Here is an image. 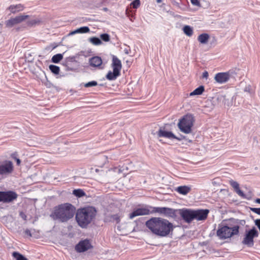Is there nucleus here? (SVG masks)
<instances>
[{"mask_svg": "<svg viewBox=\"0 0 260 260\" xmlns=\"http://www.w3.org/2000/svg\"><path fill=\"white\" fill-rule=\"evenodd\" d=\"M145 225L153 234L160 237H167L174 230L171 222L161 217H151L146 222Z\"/></svg>", "mask_w": 260, "mask_h": 260, "instance_id": "nucleus-1", "label": "nucleus"}, {"mask_svg": "<svg viewBox=\"0 0 260 260\" xmlns=\"http://www.w3.org/2000/svg\"><path fill=\"white\" fill-rule=\"evenodd\" d=\"M246 221L244 220L231 218L225 224H219L216 232V235L220 239H226L237 235L239 232L241 225H244Z\"/></svg>", "mask_w": 260, "mask_h": 260, "instance_id": "nucleus-2", "label": "nucleus"}, {"mask_svg": "<svg viewBox=\"0 0 260 260\" xmlns=\"http://www.w3.org/2000/svg\"><path fill=\"white\" fill-rule=\"evenodd\" d=\"M96 210L93 207H87L77 210L76 219L78 225L82 228H86L95 218Z\"/></svg>", "mask_w": 260, "mask_h": 260, "instance_id": "nucleus-3", "label": "nucleus"}, {"mask_svg": "<svg viewBox=\"0 0 260 260\" xmlns=\"http://www.w3.org/2000/svg\"><path fill=\"white\" fill-rule=\"evenodd\" d=\"M76 208L71 204L66 203L59 205L54 212L55 218L61 222H66L73 218Z\"/></svg>", "mask_w": 260, "mask_h": 260, "instance_id": "nucleus-4", "label": "nucleus"}, {"mask_svg": "<svg viewBox=\"0 0 260 260\" xmlns=\"http://www.w3.org/2000/svg\"><path fill=\"white\" fill-rule=\"evenodd\" d=\"M194 122L193 116L192 114H188L179 120L178 126L182 132L185 134H189L191 132V128L193 125Z\"/></svg>", "mask_w": 260, "mask_h": 260, "instance_id": "nucleus-5", "label": "nucleus"}, {"mask_svg": "<svg viewBox=\"0 0 260 260\" xmlns=\"http://www.w3.org/2000/svg\"><path fill=\"white\" fill-rule=\"evenodd\" d=\"M258 235V231L255 227H253L251 230L247 231L245 237L242 242V244L246 245L248 247H252L254 245L253 239L257 237Z\"/></svg>", "mask_w": 260, "mask_h": 260, "instance_id": "nucleus-6", "label": "nucleus"}, {"mask_svg": "<svg viewBox=\"0 0 260 260\" xmlns=\"http://www.w3.org/2000/svg\"><path fill=\"white\" fill-rule=\"evenodd\" d=\"M153 209L154 213H158L168 217L175 218L176 213H178V209H174L168 207H150Z\"/></svg>", "mask_w": 260, "mask_h": 260, "instance_id": "nucleus-7", "label": "nucleus"}, {"mask_svg": "<svg viewBox=\"0 0 260 260\" xmlns=\"http://www.w3.org/2000/svg\"><path fill=\"white\" fill-rule=\"evenodd\" d=\"M178 213L182 219L186 223H189L194 220L193 210L187 208L178 209Z\"/></svg>", "mask_w": 260, "mask_h": 260, "instance_id": "nucleus-8", "label": "nucleus"}, {"mask_svg": "<svg viewBox=\"0 0 260 260\" xmlns=\"http://www.w3.org/2000/svg\"><path fill=\"white\" fill-rule=\"evenodd\" d=\"M17 194L13 191H0V202L8 203L17 198Z\"/></svg>", "mask_w": 260, "mask_h": 260, "instance_id": "nucleus-9", "label": "nucleus"}, {"mask_svg": "<svg viewBox=\"0 0 260 260\" xmlns=\"http://www.w3.org/2000/svg\"><path fill=\"white\" fill-rule=\"evenodd\" d=\"M153 213H154L153 210L150 211L147 207L138 208L134 209V211L129 214V218L132 219L138 216L148 215Z\"/></svg>", "mask_w": 260, "mask_h": 260, "instance_id": "nucleus-10", "label": "nucleus"}, {"mask_svg": "<svg viewBox=\"0 0 260 260\" xmlns=\"http://www.w3.org/2000/svg\"><path fill=\"white\" fill-rule=\"evenodd\" d=\"M13 170V163L11 161H6L5 164L0 165V176H7L11 174Z\"/></svg>", "mask_w": 260, "mask_h": 260, "instance_id": "nucleus-11", "label": "nucleus"}, {"mask_svg": "<svg viewBox=\"0 0 260 260\" xmlns=\"http://www.w3.org/2000/svg\"><path fill=\"white\" fill-rule=\"evenodd\" d=\"M92 248L89 240L85 239L80 241L75 246V250L78 252H83Z\"/></svg>", "mask_w": 260, "mask_h": 260, "instance_id": "nucleus-12", "label": "nucleus"}, {"mask_svg": "<svg viewBox=\"0 0 260 260\" xmlns=\"http://www.w3.org/2000/svg\"><path fill=\"white\" fill-rule=\"evenodd\" d=\"M209 212V210L208 209L193 210L194 220H205L207 217Z\"/></svg>", "mask_w": 260, "mask_h": 260, "instance_id": "nucleus-13", "label": "nucleus"}, {"mask_svg": "<svg viewBox=\"0 0 260 260\" xmlns=\"http://www.w3.org/2000/svg\"><path fill=\"white\" fill-rule=\"evenodd\" d=\"M158 137H165L167 138H173L175 139L178 140H181L182 139L184 138V136H181L180 137H178L176 136L173 133L171 132H167L162 129V128L161 127L159 128L158 132H156Z\"/></svg>", "mask_w": 260, "mask_h": 260, "instance_id": "nucleus-14", "label": "nucleus"}, {"mask_svg": "<svg viewBox=\"0 0 260 260\" xmlns=\"http://www.w3.org/2000/svg\"><path fill=\"white\" fill-rule=\"evenodd\" d=\"M28 15H20L16 16L15 18H11L6 22V25L7 27H11L14 25L19 23L22 21H24L27 18Z\"/></svg>", "mask_w": 260, "mask_h": 260, "instance_id": "nucleus-15", "label": "nucleus"}, {"mask_svg": "<svg viewBox=\"0 0 260 260\" xmlns=\"http://www.w3.org/2000/svg\"><path fill=\"white\" fill-rule=\"evenodd\" d=\"M230 78V73L221 72L217 73L214 76V80L217 83L220 84L225 83L229 81Z\"/></svg>", "mask_w": 260, "mask_h": 260, "instance_id": "nucleus-16", "label": "nucleus"}, {"mask_svg": "<svg viewBox=\"0 0 260 260\" xmlns=\"http://www.w3.org/2000/svg\"><path fill=\"white\" fill-rule=\"evenodd\" d=\"M112 67L113 70H115L117 72H120L122 68V64L121 61L116 56L113 55L112 57Z\"/></svg>", "mask_w": 260, "mask_h": 260, "instance_id": "nucleus-17", "label": "nucleus"}, {"mask_svg": "<svg viewBox=\"0 0 260 260\" xmlns=\"http://www.w3.org/2000/svg\"><path fill=\"white\" fill-rule=\"evenodd\" d=\"M90 65L93 67H99L102 63V60L99 56H94L89 59Z\"/></svg>", "mask_w": 260, "mask_h": 260, "instance_id": "nucleus-18", "label": "nucleus"}, {"mask_svg": "<svg viewBox=\"0 0 260 260\" xmlns=\"http://www.w3.org/2000/svg\"><path fill=\"white\" fill-rule=\"evenodd\" d=\"M210 36L208 34L204 33L199 35L198 37V41L203 44H206L208 43Z\"/></svg>", "mask_w": 260, "mask_h": 260, "instance_id": "nucleus-19", "label": "nucleus"}, {"mask_svg": "<svg viewBox=\"0 0 260 260\" xmlns=\"http://www.w3.org/2000/svg\"><path fill=\"white\" fill-rule=\"evenodd\" d=\"M190 190V187L187 186H180L178 187L176 189L179 193L183 195L187 194Z\"/></svg>", "mask_w": 260, "mask_h": 260, "instance_id": "nucleus-20", "label": "nucleus"}, {"mask_svg": "<svg viewBox=\"0 0 260 260\" xmlns=\"http://www.w3.org/2000/svg\"><path fill=\"white\" fill-rule=\"evenodd\" d=\"M120 75V73L115 70L109 71L106 75V78L109 80H115Z\"/></svg>", "mask_w": 260, "mask_h": 260, "instance_id": "nucleus-21", "label": "nucleus"}, {"mask_svg": "<svg viewBox=\"0 0 260 260\" xmlns=\"http://www.w3.org/2000/svg\"><path fill=\"white\" fill-rule=\"evenodd\" d=\"M8 9L11 13H15L16 12L22 10L23 6L21 4H18L16 5H11L8 8Z\"/></svg>", "mask_w": 260, "mask_h": 260, "instance_id": "nucleus-22", "label": "nucleus"}, {"mask_svg": "<svg viewBox=\"0 0 260 260\" xmlns=\"http://www.w3.org/2000/svg\"><path fill=\"white\" fill-rule=\"evenodd\" d=\"M205 90L204 86L201 85L196 89H195L192 92L190 93V96L195 95H201L204 92Z\"/></svg>", "mask_w": 260, "mask_h": 260, "instance_id": "nucleus-23", "label": "nucleus"}, {"mask_svg": "<svg viewBox=\"0 0 260 260\" xmlns=\"http://www.w3.org/2000/svg\"><path fill=\"white\" fill-rule=\"evenodd\" d=\"M42 74L44 76V78L41 79L42 83L47 87L51 88L52 86V84L48 80L45 73L44 71L42 72Z\"/></svg>", "mask_w": 260, "mask_h": 260, "instance_id": "nucleus-24", "label": "nucleus"}, {"mask_svg": "<svg viewBox=\"0 0 260 260\" xmlns=\"http://www.w3.org/2000/svg\"><path fill=\"white\" fill-rule=\"evenodd\" d=\"M184 33L187 36L190 37L192 35L193 30L191 27L189 25H185L183 28Z\"/></svg>", "mask_w": 260, "mask_h": 260, "instance_id": "nucleus-25", "label": "nucleus"}, {"mask_svg": "<svg viewBox=\"0 0 260 260\" xmlns=\"http://www.w3.org/2000/svg\"><path fill=\"white\" fill-rule=\"evenodd\" d=\"M89 41L94 45H100L102 44L101 40L96 37H91L89 39Z\"/></svg>", "mask_w": 260, "mask_h": 260, "instance_id": "nucleus-26", "label": "nucleus"}, {"mask_svg": "<svg viewBox=\"0 0 260 260\" xmlns=\"http://www.w3.org/2000/svg\"><path fill=\"white\" fill-rule=\"evenodd\" d=\"M63 58V55L61 54H57L53 55L51 58V61L53 63H57Z\"/></svg>", "mask_w": 260, "mask_h": 260, "instance_id": "nucleus-27", "label": "nucleus"}, {"mask_svg": "<svg viewBox=\"0 0 260 260\" xmlns=\"http://www.w3.org/2000/svg\"><path fill=\"white\" fill-rule=\"evenodd\" d=\"M12 255L16 260H27V259L18 252H13Z\"/></svg>", "mask_w": 260, "mask_h": 260, "instance_id": "nucleus-28", "label": "nucleus"}, {"mask_svg": "<svg viewBox=\"0 0 260 260\" xmlns=\"http://www.w3.org/2000/svg\"><path fill=\"white\" fill-rule=\"evenodd\" d=\"M73 193L75 196L80 198L85 196V192L81 189H74L73 191Z\"/></svg>", "mask_w": 260, "mask_h": 260, "instance_id": "nucleus-29", "label": "nucleus"}, {"mask_svg": "<svg viewBox=\"0 0 260 260\" xmlns=\"http://www.w3.org/2000/svg\"><path fill=\"white\" fill-rule=\"evenodd\" d=\"M49 68L51 72L54 74L58 75L59 74L60 71L59 67L55 65L51 64L49 66Z\"/></svg>", "mask_w": 260, "mask_h": 260, "instance_id": "nucleus-30", "label": "nucleus"}, {"mask_svg": "<svg viewBox=\"0 0 260 260\" xmlns=\"http://www.w3.org/2000/svg\"><path fill=\"white\" fill-rule=\"evenodd\" d=\"M217 100L220 102H222L223 105H226L228 102V100L226 99L225 95H219L217 98Z\"/></svg>", "mask_w": 260, "mask_h": 260, "instance_id": "nucleus-31", "label": "nucleus"}, {"mask_svg": "<svg viewBox=\"0 0 260 260\" xmlns=\"http://www.w3.org/2000/svg\"><path fill=\"white\" fill-rule=\"evenodd\" d=\"M100 38L104 42H109L110 39V35L106 33L101 34Z\"/></svg>", "mask_w": 260, "mask_h": 260, "instance_id": "nucleus-32", "label": "nucleus"}, {"mask_svg": "<svg viewBox=\"0 0 260 260\" xmlns=\"http://www.w3.org/2000/svg\"><path fill=\"white\" fill-rule=\"evenodd\" d=\"M98 85V83L95 81H92L88 82L84 84V86L86 88L93 87L96 86Z\"/></svg>", "mask_w": 260, "mask_h": 260, "instance_id": "nucleus-33", "label": "nucleus"}, {"mask_svg": "<svg viewBox=\"0 0 260 260\" xmlns=\"http://www.w3.org/2000/svg\"><path fill=\"white\" fill-rule=\"evenodd\" d=\"M140 0H134L131 4V5L133 7L134 9H137L140 5Z\"/></svg>", "mask_w": 260, "mask_h": 260, "instance_id": "nucleus-34", "label": "nucleus"}, {"mask_svg": "<svg viewBox=\"0 0 260 260\" xmlns=\"http://www.w3.org/2000/svg\"><path fill=\"white\" fill-rule=\"evenodd\" d=\"M230 184L234 188L235 190L239 188V185L236 181L231 180L230 181Z\"/></svg>", "mask_w": 260, "mask_h": 260, "instance_id": "nucleus-35", "label": "nucleus"}, {"mask_svg": "<svg viewBox=\"0 0 260 260\" xmlns=\"http://www.w3.org/2000/svg\"><path fill=\"white\" fill-rule=\"evenodd\" d=\"M80 33H87L89 32L90 29L88 26H83L78 28Z\"/></svg>", "mask_w": 260, "mask_h": 260, "instance_id": "nucleus-36", "label": "nucleus"}, {"mask_svg": "<svg viewBox=\"0 0 260 260\" xmlns=\"http://www.w3.org/2000/svg\"><path fill=\"white\" fill-rule=\"evenodd\" d=\"M235 191L239 196L243 198H246L245 194L240 189V188L236 190Z\"/></svg>", "mask_w": 260, "mask_h": 260, "instance_id": "nucleus-37", "label": "nucleus"}, {"mask_svg": "<svg viewBox=\"0 0 260 260\" xmlns=\"http://www.w3.org/2000/svg\"><path fill=\"white\" fill-rule=\"evenodd\" d=\"M250 210L260 215V208H250Z\"/></svg>", "mask_w": 260, "mask_h": 260, "instance_id": "nucleus-38", "label": "nucleus"}, {"mask_svg": "<svg viewBox=\"0 0 260 260\" xmlns=\"http://www.w3.org/2000/svg\"><path fill=\"white\" fill-rule=\"evenodd\" d=\"M191 4L196 6H200V3L198 0H190Z\"/></svg>", "mask_w": 260, "mask_h": 260, "instance_id": "nucleus-39", "label": "nucleus"}, {"mask_svg": "<svg viewBox=\"0 0 260 260\" xmlns=\"http://www.w3.org/2000/svg\"><path fill=\"white\" fill-rule=\"evenodd\" d=\"M12 157L13 158L15 159V160H16V161L17 165L18 166L20 165V163H21V160H20V159H19V158H16V157H15V154H13L12 155Z\"/></svg>", "mask_w": 260, "mask_h": 260, "instance_id": "nucleus-40", "label": "nucleus"}, {"mask_svg": "<svg viewBox=\"0 0 260 260\" xmlns=\"http://www.w3.org/2000/svg\"><path fill=\"white\" fill-rule=\"evenodd\" d=\"M24 233H25V235L28 236L29 237H31L32 236L31 232H30V231L29 229L25 230V231H24Z\"/></svg>", "mask_w": 260, "mask_h": 260, "instance_id": "nucleus-41", "label": "nucleus"}, {"mask_svg": "<svg viewBox=\"0 0 260 260\" xmlns=\"http://www.w3.org/2000/svg\"><path fill=\"white\" fill-rule=\"evenodd\" d=\"M113 219L116 221L117 223H118L120 221L119 217L117 215H114L113 216Z\"/></svg>", "mask_w": 260, "mask_h": 260, "instance_id": "nucleus-42", "label": "nucleus"}, {"mask_svg": "<svg viewBox=\"0 0 260 260\" xmlns=\"http://www.w3.org/2000/svg\"><path fill=\"white\" fill-rule=\"evenodd\" d=\"M208 77V73L207 71H205L203 72V75H202V77L203 78H207Z\"/></svg>", "mask_w": 260, "mask_h": 260, "instance_id": "nucleus-43", "label": "nucleus"}, {"mask_svg": "<svg viewBox=\"0 0 260 260\" xmlns=\"http://www.w3.org/2000/svg\"><path fill=\"white\" fill-rule=\"evenodd\" d=\"M39 21L36 20H33L30 21H29V24L31 25H33L34 24H36L38 23Z\"/></svg>", "mask_w": 260, "mask_h": 260, "instance_id": "nucleus-44", "label": "nucleus"}, {"mask_svg": "<svg viewBox=\"0 0 260 260\" xmlns=\"http://www.w3.org/2000/svg\"><path fill=\"white\" fill-rule=\"evenodd\" d=\"M20 215L23 219L26 220V216L25 214H24L23 212H20Z\"/></svg>", "mask_w": 260, "mask_h": 260, "instance_id": "nucleus-45", "label": "nucleus"}, {"mask_svg": "<svg viewBox=\"0 0 260 260\" xmlns=\"http://www.w3.org/2000/svg\"><path fill=\"white\" fill-rule=\"evenodd\" d=\"M76 33H80V31H79V30H78V29H76V30H74V31H72V32L70 33V34H71V35H74V34H76Z\"/></svg>", "mask_w": 260, "mask_h": 260, "instance_id": "nucleus-46", "label": "nucleus"}, {"mask_svg": "<svg viewBox=\"0 0 260 260\" xmlns=\"http://www.w3.org/2000/svg\"><path fill=\"white\" fill-rule=\"evenodd\" d=\"M130 51V49L126 48L124 49V52L126 54H129V52Z\"/></svg>", "mask_w": 260, "mask_h": 260, "instance_id": "nucleus-47", "label": "nucleus"}, {"mask_svg": "<svg viewBox=\"0 0 260 260\" xmlns=\"http://www.w3.org/2000/svg\"><path fill=\"white\" fill-rule=\"evenodd\" d=\"M255 202L257 203V204H260V198H257L255 200Z\"/></svg>", "mask_w": 260, "mask_h": 260, "instance_id": "nucleus-48", "label": "nucleus"}, {"mask_svg": "<svg viewBox=\"0 0 260 260\" xmlns=\"http://www.w3.org/2000/svg\"><path fill=\"white\" fill-rule=\"evenodd\" d=\"M156 2H157V3H160L161 2V1H161V0H156Z\"/></svg>", "mask_w": 260, "mask_h": 260, "instance_id": "nucleus-49", "label": "nucleus"}, {"mask_svg": "<svg viewBox=\"0 0 260 260\" xmlns=\"http://www.w3.org/2000/svg\"><path fill=\"white\" fill-rule=\"evenodd\" d=\"M128 9H126V14L127 15H128Z\"/></svg>", "mask_w": 260, "mask_h": 260, "instance_id": "nucleus-50", "label": "nucleus"}, {"mask_svg": "<svg viewBox=\"0 0 260 260\" xmlns=\"http://www.w3.org/2000/svg\"><path fill=\"white\" fill-rule=\"evenodd\" d=\"M175 3H176L177 5H178L179 4V3L178 2H175Z\"/></svg>", "mask_w": 260, "mask_h": 260, "instance_id": "nucleus-51", "label": "nucleus"}]
</instances>
